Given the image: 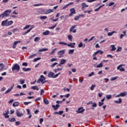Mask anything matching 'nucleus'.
<instances>
[{
  "label": "nucleus",
  "mask_w": 127,
  "mask_h": 127,
  "mask_svg": "<svg viewBox=\"0 0 127 127\" xmlns=\"http://www.w3.org/2000/svg\"><path fill=\"white\" fill-rule=\"evenodd\" d=\"M10 12H11V10L7 9L4 11V12L1 14H0V18H3V17H7L10 14Z\"/></svg>",
  "instance_id": "f257e3e1"
},
{
  "label": "nucleus",
  "mask_w": 127,
  "mask_h": 127,
  "mask_svg": "<svg viewBox=\"0 0 127 127\" xmlns=\"http://www.w3.org/2000/svg\"><path fill=\"white\" fill-rule=\"evenodd\" d=\"M13 23V21H9L7 19L2 21L1 25L2 26H9V25H11Z\"/></svg>",
  "instance_id": "f03ea898"
},
{
  "label": "nucleus",
  "mask_w": 127,
  "mask_h": 127,
  "mask_svg": "<svg viewBox=\"0 0 127 127\" xmlns=\"http://www.w3.org/2000/svg\"><path fill=\"white\" fill-rule=\"evenodd\" d=\"M59 75H61V72H59L58 73L55 74V73H54V72H52V71H50L48 73V77L49 78H57V77H58V76H59Z\"/></svg>",
  "instance_id": "7ed1b4c3"
},
{
  "label": "nucleus",
  "mask_w": 127,
  "mask_h": 127,
  "mask_svg": "<svg viewBox=\"0 0 127 127\" xmlns=\"http://www.w3.org/2000/svg\"><path fill=\"white\" fill-rule=\"evenodd\" d=\"M59 44L63 45H67V46H68L70 48H75V45L76 44V43H71L70 44H67L64 42H59Z\"/></svg>",
  "instance_id": "20e7f679"
},
{
  "label": "nucleus",
  "mask_w": 127,
  "mask_h": 127,
  "mask_svg": "<svg viewBox=\"0 0 127 127\" xmlns=\"http://www.w3.org/2000/svg\"><path fill=\"white\" fill-rule=\"evenodd\" d=\"M20 70V66H19V64H15L13 65L12 67V72H14L15 71H16L17 72H18Z\"/></svg>",
  "instance_id": "39448f33"
},
{
  "label": "nucleus",
  "mask_w": 127,
  "mask_h": 127,
  "mask_svg": "<svg viewBox=\"0 0 127 127\" xmlns=\"http://www.w3.org/2000/svg\"><path fill=\"white\" fill-rule=\"evenodd\" d=\"M45 80H46V78H45V77H44V76L43 75H41L40 76V78H39L38 80L37 81V84H39V83H42V84H44V83L46 82L47 81Z\"/></svg>",
  "instance_id": "423d86ee"
},
{
  "label": "nucleus",
  "mask_w": 127,
  "mask_h": 127,
  "mask_svg": "<svg viewBox=\"0 0 127 127\" xmlns=\"http://www.w3.org/2000/svg\"><path fill=\"white\" fill-rule=\"evenodd\" d=\"M76 26H77V25H75L71 26L69 29L70 32H72V31L73 33H76V32H77V29H75L73 30L76 27Z\"/></svg>",
  "instance_id": "0eeeda50"
},
{
  "label": "nucleus",
  "mask_w": 127,
  "mask_h": 127,
  "mask_svg": "<svg viewBox=\"0 0 127 127\" xmlns=\"http://www.w3.org/2000/svg\"><path fill=\"white\" fill-rule=\"evenodd\" d=\"M123 67V64H120L117 67V70H119L120 72H124V71H126V69Z\"/></svg>",
  "instance_id": "6e6552de"
},
{
  "label": "nucleus",
  "mask_w": 127,
  "mask_h": 127,
  "mask_svg": "<svg viewBox=\"0 0 127 127\" xmlns=\"http://www.w3.org/2000/svg\"><path fill=\"white\" fill-rule=\"evenodd\" d=\"M9 114V111L7 110L5 112V113H3V116H4L5 119H8L9 118V115H8Z\"/></svg>",
  "instance_id": "1a4fd4ad"
},
{
  "label": "nucleus",
  "mask_w": 127,
  "mask_h": 127,
  "mask_svg": "<svg viewBox=\"0 0 127 127\" xmlns=\"http://www.w3.org/2000/svg\"><path fill=\"white\" fill-rule=\"evenodd\" d=\"M64 54H65V50H61L58 52V55L61 57L62 56V55H64Z\"/></svg>",
  "instance_id": "9d476101"
},
{
  "label": "nucleus",
  "mask_w": 127,
  "mask_h": 127,
  "mask_svg": "<svg viewBox=\"0 0 127 127\" xmlns=\"http://www.w3.org/2000/svg\"><path fill=\"white\" fill-rule=\"evenodd\" d=\"M85 112V109H83V107H80L78 108V111H77V113L78 114H83Z\"/></svg>",
  "instance_id": "9b49d317"
},
{
  "label": "nucleus",
  "mask_w": 127,
  "mask_h": 127,
  "mask_svg": "<svg viewBox=\"0 0 127 127\" xmlns=\"http://www.w3.org/2000/svg\"><path fill=\"white\" fill-rule=\"evenodd\" d=\"M16 115L17 117H18L19 118H20V117H22V116H23V114L20 113L18 110H17L16 111Z\"/></svg>",
  "instance_id": "f8f14e48"
},
{
  "label": "nucleus",
  "mask_w": 127,
  "mask_h": 127,
  "mask_svg": "<svg viewBox=\"0 0 127 127\" xmlns=\"http://www.w3.org/2000/svg\"><path fill=\"white\" fill-rule=\"evenodd\" d=\"M52 108H54V110L55 111H57V110H58V108H59V107H60V105L56 104V106L55 105H52Z\"/></svg>",
  "instance_id": "ddd939ff"
},
{
  "label": "nucleus",
  "mask_w": 127,
  "mask_h": 127,
  "mask_svg": "<svg viewBox=\"0 0 127 127\" xmlns=\"http://www.w3.org/2000/svg\"><path fill=\"white\" fill-rule=\"evenodd\" d=\"M20 42H21L20 41H15L13 45V48H16V44H18V43H20Z\"/></svg>",
  "instance_id": "4468645a"
},
{
  "label": "nucleus",
  "mask_w": 127,
  "mask_h": 127,
  "mask_svg": "<svg viewBox=\"0 0 127 127\" xmlns=\"http://www.w3.org/2000/svg\"><path fill=\"white\" fill-rule=\"evenodd\" d=\"M51 12H54V10L49 9L46 11V14H48V13H51Z\"/></svg>",
  "instance_id": "2eb2a0df"
},
{
  "label": "nucleus",
  "mask_w": 127,
  "mask_h": 127,
  "mask_svg": "<svg viewBox=\"0 0 127 127\" xmlns=\"http://www.w3.org/2000/svg\"><path fill=\"white\" fill-rule=\"evenodd\" d=\"M95 55H97V54H101V55H102V54H103V53H104V52L102 50H99L97 51V52H95Z\"/></svg>",
  "instance_id": "dca6fc26"
},
{
  "label": "nucleus",
  "mask_w": 127,
  "mask_h": 127,
  "mask_svg": "<svg viewBox=\"0 0 127 127\" xmlns=\"http://www.w3.org/2000/svg\"><path fill=\"white\" fill-rule=\"evenodd\" d=\"M69 10L71 14H75V13H76V9H75V8H72Z\"/></svg>",
  "instance_id": "f3484780"
},
{
  "label": "nucleus",
  "mask_w": 127,
  "mask_h": 127,
  "mask_svg": "<svg viewBox=\"0 0 127 127\" xmlns=\"http://www.w3.org/2000/svg\"><path fill=\"white\" fill-rule=\"evenodd\" d=\"M110 47H112V49L111 50V51H115V50H117V48H116V46L115 45H112L110 46Z\"/></svg>",
  "instance_id": "a211bd4d"
},
{
  "label": "nucleus",
  "mask_w": 127,
  "mask_h": 127,
  "mask_svg": "<svg viewBox=\"0 0 127 127\" xmlns=\"http://www.w3.org/2000/svg\"><path fill=\"white\" fill-rule=\"evenodd\" d=\"M22 70L24 72H27V71H31V68H30L23 67L22 68Z\"/></svg>",
  "instance_id": "6ab92c4d"
},
{
  "label": "nucleus",
  "mask_w": 127,
  "mask_h": 127,
  "mask_svg": "<svg viewBox=\"0 0 127 127\" xmlns=\"http://www.w3.org/2000/svg\"><path fill=\"white\" fill-rule=\"evenodd\" d=\"M127 92H124L120 93V97H126L127 96Z\"/></svg>",
  "instance_id": "aec40b11"
},
{
  "label": "nucleus",
  "mask_w": 127,
  "mask_h": 127,
  "mask_svg": "<svg viewBox=\"0 0 127 127\" xmlns=\"http://www.w3.org/2000/svg\"><path fill=\"white\" fill-rule=\"evenodd\" d=\"M50 31L49 30H46V31L43 32V35H49Z\"/></svg>",
  "instance_id": "412c9836"
},
{
  "label": "nucleus",
  "mask_w": 127,
  "mask_h": 127,
  "mask_svg": "<svg viewBox=\"0 0 127 127\" xmlns=\"http://www.w3.org/2000/svg\"><path fill=\"white\" fill-rule=\"evenodd\" d=\"M31 89H32L33 90H36L37 91H38L39 90L38 86H32Z\"/></svg>",
  "instance_id": "4be33fe9"
},
{
  "label": "nucleus",
  "mask_w": 127,
  "mask_h": 127,
  "mask_svg": "<svg viewBox=\"0 0 127 127\" xmlns=\"http://www.w3.org/2000/svg\"><path fill=\"white\" fill-rule=\"evenodd\" d=\"M57 50V48H55L52 50V52L50 53V55H53L55 53V51Z\"/></svg>",
  "instance_id": "5701e85b"
},
{
  "label": "nucleus",
  "mask_w": 127,
  "mask_h": 127,
  "mask_svg": "<svg viewBox=\"0 0 127 127\" xmlns=\"http://www.w3.org/2000/svg\"><path fill=\"white\" fill-rule=\"evenodd\" d=\"M19 106V103L15 102L13 103V107H18Z\"/></svg>",
  "instance_id": "b1692460"
},
{
  "label": "nucleus",
  "mask_w": 127,
  "mask_h": 127,
  "mask_svg": "<svg viewBox=\"0 0 127 127\" xmlns=\"http://www.w3.org/2000/svg\"><path fill=\"white\" fill-rule=\"evenodd\" d=\"M32 29V28H30V29H28L26 32H25V33H23L22 34V35H25L27 34V33L30 32V31Z\"/></svg>",
  "instance_id": "393cba45"
},
{
  "label": "nucleus",
  "mask_w": 127,
  "mask_h": 127,
  "mask_svg": "<svg viewBox=\"0 0 127 127\" xmlns=\"http://www.w3.org/2000/svg\"><path fill=\"white\" fill-rule=\"evenodd\" d=\"M48 48H45V49H41L39 50V52H43V51H48Z\"/></svg>",
  "instance_id": "a878e982"
},
{
  "label": "nucleus",
  "mask_w": 127,
  "mask_h": 127,
  "mask_svg": "<svg viewBox=\"0 0 127 127\" xmlns=\"http://www.w3.org/2000/svg\"><path fill=\"white\" fill-rule=\"evenodd\" d=\"M60 63H61V64H62V65L65 64V63H66V60L65 59L61 60Z\"/></svg>",
  "instance_id": "bb28decb"
},
{
  "label": "nucleus",
  "mask_w": 127,
  "mask_h": 127,
  "mask_svg": "<svg viewBox=\"0 0 127 127\" xmlns=\"http://www.w3.org/2000/svg\"><path fill=\"white\" fill-rule=\"evenodd\" d=\"M8 121H9V122H10V123H14V122H15V121H16V120H15V118H11V119H8Z\"/></svg>",
  "instance_id": "cd10ccee"
},
{
  "label": "nucleus",
  "mask_w": 127,
  "mask_h": 127,
  "mask_svg": "<svg viewBox=\"0 0 127 127\" xmlns=\"http://www.w3.org/2000/svg\"><path fill=\"white\" fill-rule=\"evenodd\" d=\"M123 100H122V98H119V101H115L114 103L116 104H119V103H122Z\"/></svg>",
  "instance_id": "c85d7f7f"
},
{
  "label": "nucleus",
  "mask_w": 127,
  "mask_h": 127,
  "mask_svg": "<svg viewBox=\"0 0 127 127\" xmlns=\"http://www.w3.org/2000/svg\"><path fill=\"white\" fill-rule=\"evenodd\" d=\"M44 103L46 105H48V104H49V101H48V100H47V99L45 98V99H44Z\"/></svg>",
  "instance_id": "c756f323"
},
{
  "label": "nucleus",
  "mask_w": 127,
  "mask_h": 127,
  "mask_svg": "<svg viewBox=\"0 0 127 127\" xmlns=\"http://www.w3.org/2000/svg\"><path fill=\"white\" fill-rule=\"evenodd\" d=\"M67 37H68V40H69V41L72 42V39L73 38L72 35H69Z\"/></svg>",
  "instance_id": "7c9ffc66"
},
{
  "label": "nucleus",
  "mask_w": 127,
  "mask_h": 127,
  "mask_svg": "<svg viewBox=\"0 0 127 127\" xmlns=\"http://www.w3.org/2000/svg\"><path fill=\"white\" fill-rule=\"evenodd\" d=\"M102 67H103V63L102 62L100 64L96 66V68H102Z\"/></svg>",
  "instance_id": "2f4dec72"
},
{
  "label": "nucleus",
  "mask_w": 127,
  "mask_h": 127,
  "mask_svg": "<svg viewBox=\"0 0 127 127\" xmlns=\"http://www.w3.org/2000/svg\"><path fill=\"white\" fill-rule=\"evenodd\" d=\"M81 5L83 7H89V5L86 4V3H85V2L81 3Z\"/></svg>",
  "instance_id": "473e14b6"
},
{
  "label": "nucleus",
  "mask_w": 127,
  "mask_h": 127,
  "mask_svg": "<svg viewBox=\"0 0 127 127\" xmlns=\"http://www.w3.org/2000/svg\"><path fill=\"white\" fill-rule=\"evenodd\" d=\"M57 64H58V63H54L50 65V67H51V68H54V67H55Z\"/></svg>",
  "instance_id": "72a5a7b5"
},
{
  "label": "nucleus",
  "mask_w": 127,
  "mask_h": 127,
  "mask_svg": "<svg viewBox=\"0 0 127 127\" xmlns=\"http://www.w3.org/2000/svg\"><path fill=\"white\" fill-rule=\"evenodd\" d=\"M56 26H57V23L55 24L54 25H53L52 27H49V29H54V28H55Z\"/></svg>",
  "instance_id": "f704fd0d"
},
{
  "label": "nucleus",
  "mask_w": 127,
  "mask_h": 127,
  "mask_svg": "<svg viewBox=\"0 0 127 127\" xmlns=\"http://www.w3.org/2000/svg\"><path fill=\"white\" fill-rule=\"evenodd\" d=\"M74 51H75V49L70 50L68 51V54H73L74 53Z\"/></svg>",
  "instance_id": "c9c22d12"
},
{
  "label": "nucleus",
  "mask_w": 127,
  "mask_h": 127,
  "mask_svg": "<svg viewBox=\"0 0 127 127\" xmlns=\"http://www.w3.org/2000/svg\"><path fill=\"white\" fill-rule=\"evenodd\" d=\"M39 40H40V38L38 37H36L35 39H34V41L35 42H38V41H39Z\"/></svg>",
  "instance_id": "e433bc0d"
},
{
  "label": "nucleus",
  "mask_w": 127,
  "mask_h": 127,
  "mask_svg": "<svg viewBox=\"0 0 127 127\" xmlns=\"http://www.w3.org/2000/svg\"><path fill=\"white\" fill-rule=\"evenodd\" d=\"M119 78V76H115L114 77H112L110 79L111 81H115V80H117Z\"/></svg>",
  "instance_id": "4c0bfd02"
},
{
  "label": "nucleus",
  "mask_w": 127,
  "mask_h": 127,
  "mask_svg": "<svg viewBox=\"0 0 127 127\" xmlns=\"http://www.w3.org/2000/svg\"><path fill=\"white\" fill-rule=\"evenodd\" d=\"M62 69H63V68H57V69H55L54 70V72L55 73H57V72H58V71L59 70H62Z\"/></svg>",
  "instance_id": "58836bf2"
},
{
  "label": "nucleus",
  "mask_w": 127,
  "mask_h": 127,
  "mask_svg": "<svg viewBox=\"0 0 127 127\" xmlns=\"http://www.w3.org/2000/svg\"><path fill=\"white\" fill-rule=\"evenodd\" d=\"M106 99H107V100H110V99H111L112 98V95H107L106 96Z\"/></svg>",
  "instance_id": "ea45409f"
},
{
  "label": "nucleus",
  "mask_w": 127,
  "mask_h": 127,
  "mask_svg": "<svg viewBox=\"0 0 127 127\" xmlns=\"http://www.w3.org/2000/svg\"><path fill=\"white\" fill-rule=\"evenodd\" d=\"M115 31H113L112 32H109L108 34H107V35L108 36H112V35H113V34H114V33H115Z\"/></svg>",
  "instance_id": "a19ab883"
},
{
  "label": "nucleus",
  "mask_w": 127,
  "mask_h": 127,
  "mask_svg": "<svg viewBox=\"0 0 127 127\" xmlns=\"http://www.w3.org/2000/svg\"><path fill=\"white\" fill-rule=\"evenodd\" d=\"M40 19H46L47 18V17L46 16H40Z\"/></svg>",
  "instance_id": "79ce46f5"
},
{
  "label": "nucleus",
  "mask_w": 127,
  "mask_h": 127,
  "mask_svg": "<svg viewBox=\"0 0 127 127\" xmlns=\"http://www.w3.org/2000/svg\"><path fill=\"white\" fill-rule=\"evenodd\" d=\"M3 64H0V71H1V70H2V69H3Z\"/></svg>",
  "instance_id": "37998d69"
},
{
  "label": "nucleus",
  "mask_w": 127,
  "mask_h": 127,
  "mask_svg": "<svg viewBox=\"0 0 127 127\" xmlns=\"http://www.w3.org/2000/svg\"><path fill=\"white\" fill-rule=\"evenodd\" d=\"M35 56H36V54H33V55H31L29 58V59H31L32 58H33V57H35Z\"/></svg>",
  "instance_id": "c03bdc74"
},
{
  "label": "nucleus",
  "mask_w": 127,
  "mask_h": 127,
  "mask_svg": "<svg viewBox=\"0 0 127 127\" xmlns=\"http://www.w3.org/2000/svg\"><path fill=\"white\" fill-rule=\"evenodd\" d=\"M95 87H96V85H95V84L92 85L90 87V90H91V91H93V90H94V88H95Z\"/></svg>",
  "instance_id": "a18cd8bd"
},
{
  "label": "nucleus",
  "mask_w": 127,
  "mask_h": 127,
  "mask_svg": "<svg viewBox=\"0 0 127 127\" xmlns=\"http://www.w3.org/2000/svg\"><path fill=\"white\" fill-rule=\"evenodd\" d=\"M41 59V58H37L34 59L33 62H36L37 61H38V60H40Z\"/></svg>",
  "instance_id": "49530a36"
},
{
  "label": "nucleus",
  "mask_w": 127,
  "mask_h": 127,
  "mask_svg": "<svg viewBox=\"0 0 127 127\" xmlns=\"http://www.w3.org/2000/svg\"><path fill=\"white\" fill-rule=\"evenodd\" d=\"M95 75V72L92 71L91 73L89 74L88 77H91V76H94Z\"/></svg>",
  "instance_id": "de8ad7c7"
},
{
  "label": "nucleus",
  "mask_w": 127,
  "mask_h": 127,
  "mask_svg": "<svg viewBox=\"0 0 127 127\" xmlns=\"http://www.w3.org/2000/svg\"><path fill=\"white\" fill-rule=\"evenodd\" d=\"M97 55H95V53L93 54V60H97V57H96V56Z\"/></svg>",
  "instance_id": "09e8293b"
},
{
  "label": "nucleus",
  "mask_w": 127,
  "mask_h": 127,
  "mask_svg": "<svg viewBox=\"0 0 127 127\" xmlns=\"http://www.w3.org/2000/svg\"><path fill=\"white\" fill-rule=\"evenodd\" d=\"M55 61H57V58H53L51 60V62H55Z\"/></svg>",
  "instance_id": "8fccbe9b"
},
{
  "label": "nucleus",
  "mask_w": 127,
  "mask_h": 127,
  "mask_svg": "<svg viewBox=\"0 0 127 127\" xmlns=\"http://www.w3.org/2000/svg\"><path fill=\"white\" fill-rule=\"evenodd\" d=\"M11 91V89H10L9 88H8L4 93V94H8V93H9V92H10Z\"/></svg>",
  "instance_id": "3c124183"
},
{
  "label": "nucleus",
  "mask_w": 127,
  "mask_h": 127,
  "mask_svg": "<svg viewBox=\"0 0 127 127\" xmlns=\"http://www.w3.org/2000/svg\"><path fill=\"white\" fill-rule=\"evenodd\" d=\"M116 51L117 52H120V51H122V47H118Z\"/></svg>",
  "instance_id": "603ef678"
},
{
  "label": "nucleus",
  "mask_w": 127,
  "mask_h": 127,
  "mask_svg": "<svg viewBox=\"0 0 127 127\" xmlns=\"http://www.w3.org/2000/svg\"><path fill=\"white\" fill-rule=\"evenodd\" d=\"M79 48H81V47H83V43L81 42L80 44H78Z\"/></svg>",
  "instance_id": "864d4df0"
},
{
  "label": "nucleus",
  "mask_w": 127,
  "mask_h": 127,
  "mask_svg": "<svg viewBox=\"0 0 127 127\" xmlns=\"http://www.w3.org/2000/svg\"><path fill=\"white\" fill-rule=\"evenodd\" d=\"M29 104H31V102H24V105H25V106H27V105H29Z\"/></svg>",
  "instance_id": "5fc2aeb1"
},
{
  "label": "nucleus",
  "mask_w": 127,
  "mask_h": 127,
  "mask_svg": "<svg viewBox=\"0 0 127 127\" xmlns=\"http://www.w3.org/2000/svg\"><path fill=\"white\" fill-rule=\"evenodd\" d=\"M24 81H25V80L21 79V80H20L21 85H22V84H24V83H25V82H24Z\"/></svg>",
  "instance_id": "6e6d98bb"
},
{
  "label": "nucleus",
  "mask_w": 127,
  "mask_h": 127,
  "mask_svg": "<svg viewBox=\"0 0 127 127\" xmlns=\"http://www.w3.org/2000/svg\"><path fill=\"white\" fill-rule=\"evenodd\" d=\"M115 4V2H110L109 4H108L109 6H112V5H114Z\"/></svg>",
  "instance_id": "4d7b16f0"
},
{
  "label": "nucleus",
  "mask_w": 127,
  "mask_h": 127,
  "mask_svg": "<svg viewBox=\"0 0 127 127\" xmlns=\"http://www.w3.org/2000/svg\"><path fill=\"white\" fill-rule=\"evenodd\" d=\"M102 7V6H100L98 8H96L95 10H94V11H98L100 10V9Z\"/></svg>",
  "instance_id": "13d9d810"
},
{
  "label": "nucleus",
  "mask_w": 127,
  "mask_h": 127,
  "mask_svg": "<svg viewBox=\"0 0 127 127\" xmlns=\"http://www.w3.org/2000/svg\"><path fill=\"white\" fill-rule=\"evenodd\" d=\"M107 58H109V57H110V58L112 59H113V57H114V56H113L112 55H107Z\"/></svg>",
  "instance_id": "bf43d9fd"
},
{
  "label": "nucleus",
  "mask_w": 127,
  "mask_h": 127,
  "mask_svg": "<svg viewBox=\"0 0 127 127\" xmlns=\"http://www.w3.org/2000/svg\"><path fill=\"white\" fill-rule=\"evenodd\" d=\"M44 92H45L44 90L41 89V92H40V95L41 96H42V95H43V94H44Z\"/></svg>",
  "instance_id": "052dcab7"
},
{
  "label": "nucleus",
  "mask_w": 127,
  "mask_h": 127,
  "mask_svg": "<svg viewBox=\"0 0 127 127\" xmlns=\"http://www.w3.org/2000/svg\"><path fill=\"white\" fill-rule=\"evenodd\" d=\"M29 25H27L25 26V27H24V30H25V29H27V28H29Z\"/></svg>",
  "instance_id": "680f3d73"
},
{
  "label": "nucleus",
  "mask_w": 127,
  "mask_h": 127,
  "mask_svg": "<svg viewBox=\"0 0 127 127\" xmlns=\"http://www.w3.org/2000/svg\"><path fill=\"white\" fill-rule=\"evenodd\" d=\"M79 18H80V16H75L74 17V20H78Z\"/></svg>",
  "instance_id": "e2e57ef3"
},
{
  "label": "nucleus",
  "mask_w": 127,
  "mask_h": 127,
  "mask_svg": "<svg viewBox=\"0 0 127 127\" xmlns=\"http://www.w3.org/2000/svg\"><path fill=\"white\" fill-rule=\"evenodd\" d=\"M87 2H93V1H96V0H87Z\"/></svg>",
  "instance_id": "0e129e2a"
},
{
  "label": "nucleus",
  "mask_w": 127,
  "mask_h": 127,
  "mask_svg": "<svg viewBox=\"0 0 127 127\" xmlns=\"http://www.w3.org/2000/svg\"><path fill=\"white\" fill-rule=\"evenodd\" d=\"M95 38V37H92L90 39L88 40V42H90V41H92Z\"/></svg>",
  "instance_id": "69168bd1"
},
{
  "label": "nucleus",
  "mask_w": 127,
  "mask_h": 127,
  "mask_svg": "<svg viewBox=\"0 0 127 127\" xmlns=\"http://www.w3.org/2000/svg\"><path fill=\"white\" fill-rule=\"evenodd\" d=\"M43 121H44V120H43V118H41L40 119V124H42V123H43Z\"/></svg>",
  "instance_id": "338daca9"
},
{
  "label": "nucleus",
  "mask_w": 127,
  "mask_h": 127,
  "mask_svg": "<svg viewBox=\"0 0 127 127\" xmlns=\"http://www.w3.org/2000/svg\"><path fill=\"white\" fill-rule=\"evenodd\" d=\"M27 64L26 63H22V65L23 66H25L26 67L27 66Z\"/></svg>",
  "instance_id": "774afa93"
}]
</instances>
